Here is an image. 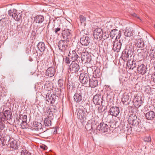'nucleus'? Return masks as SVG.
Masks as SVG:
<instances>
[{"instance_id":"nucleus-1","label":"nucleus","mask_w":155,"mask_h":155,"mask_svg":"<svg viewBox=\"0 0 155 155\" xmlns=\"http://www.w3.org/2000/svg\"><path fill=\"white\" fill-rule=\"evenodd\" d=\"M129 123L132 126L137 128V129L140 131V120L137 116L134 114H130L128 120Z\"/></svg>"},{"instance_id":"nucleus-2","label":"nucleus","mask_w":155,"mask_h":155,"mask_svg":"<svg viewBox=\"0 0 155 155\" xmlns=\"http://www.w3.org/2000/svg\"><path fill=\"white\" fill-rule=\"evenodd\" d=\"M80 49L82 51L80 52L81 54V58L82 61L85 63H89L91 60V55L86 51L84 48H81Z\"/></svg>"},{"instance_id":"nucleus-3","label":"nucleus","mask_w":155,"mask_h":155,"mask_svg":"<svg viewBox=\"0 0 155 155\" xmlns=\"http://www.w3.org/2000/svg\"><path fill=\"white\" fill-rule=\"evenodd\" d=\"M121 40H119V41L118 40H115L112 41V40H110L109 41L112 42L113 49L115 51L118 52L120 51L121 46Z\"/></svg>"},{"instance_id":"nucleus-4","label":"nucleus","mask_w":155,"mask_h":155,"mask_svg":"<svg viewBox=\"0 0 155 155\" xmlns=\"http://www.w3.org/2000/svg\"><path fill=\"white\" fill-rule=\"evenodd\" d=\"M88 74L87 73H82L80 74L79 77L80 82L84 84H87L90 81Z\"/></svg>"},{"instance_id":"nucleus-5","label":"nucleus","mask_w":155,"mask_h":155,"mask_svg":"<svg viewBox=\"0 0 155 155\" xmlns=\"http://www.w3.org/2000/svg\"><path fill=\"white\" fill-rule=\"evenodd\" d=\"M12 113L10 110H5L3 112H0V119L10 120L12 118Z\"/></svg>"},{"instance_id":"nucleus-6","label":"nucleus","mask_w":155,"mask_h":155,"mask_svg":"<svg viewBox=\"0 0 155 155\" xmlns=\"http://www.w3.org/2000/svg\"><path fill=\"white\" fill-rule=\"evenodd\" d=\"M68 42L65 40H60L58 43L59 49L61 51H65L68 48Z\"/></svg>"},{"instance_id":"nucleus-7","label":"nucleus","mask_w":155,"mask_h":155,"mask_svg":"<svg viewBox=\"0 0 155 155\" xmlns=\"http://www.w3.org/2000/svg\"><path fill=\"white\" fill-rule=\"evenodd\" d=\"M103 33V32L101 28H97L95 29L94 30L93 34L94 38L98 40H101Z\"/></svg>"},{"instance_id":"nucleus-8","label":"nucleus","mask_w":155,"mask_h":155,"mask_svg":"<svg viewBox=\"0 0 155 155\" xmlns=\"http://www.w3.org/2000/svg\"><path fill=\"white\" fill-rule=\"evenodd\" d=\"M79 69V65L74 62H72L69 66V70L72 73H76Z\"/></svg>"},{"instance_id":"nucleus-9","label":"nucleus","mask_w":155,"mask_h":155,"mask_svg":"<svg viewBox=\"0 0 155 155\" xmlns=\"http://www.w3.org/2000/svg\"><path fill=\"white\" fill-rule=\"evenodd\" d=\"M109 127L104 122L101 123L98 126L97 129L101 132H107Z\"/></svg>"},{"instance_id":"nucleus-10","label":"nucleus","mask_w":155,"mask_h":155,"mask_svg":"<svg viewBox=\"0 0 155 155\" xmlns=\"http://www.w3.org/2000/svg\"><path fill=\"white\" fill-rule=\"evenodd\" d=\"M109 112L110 114L115 117L118 115L120 112V109L118 107L116 106L111 107L110 110Z\"/></svg>"},{"instance_id":"nucleus-11","label":"nucleus","mask_w":155,"mask_h":155,"mask_svg":"<svg viewBox=\"0 0 155 155\" xmlns=\"http://www.w3.org/2000/svg\"><path fill=\"white\" fill-rule=\"evenodd\" d=\"M90 38L86 35H83L81 38L80 42L81 44L84 46L88 45L90 42Z\"/></svg>"},{"instance_id":"nucleus-12","label":"nucleus","mask_w":155,"mask_h":155,"mask_svg":"<svg viewBox=\"0 0 155 155\" xmlns=\"http://www.w3.org/2000/svg\"><path fill=\"white\" fill-rule=\"evenodd\" d=\"M135 46L138 48H142L144 47V42L143 39L137 37L135 39L134 41Z\"/></svg>"},{"instance_id":"nucleus-13","label":"nucleus","mask_w":155,"mask_h":155,"mask_svg":"<svg viewBox=\"0 0 155 155\" xmlns=\"http://www.w3.org/2000/svg\"><path fill=\"white\" fill-rule=\"evenodd\" d=\"M110 37L112 38L116 37L115 40L120 39L121 36L120 31L116 29L112 30L110 33Z\"/></svg>"},{"instance_id":"nucleus-14","label":"nucleus","mask_w":155,"mask_h":155,"mask_svg":"<svg viewBox=\"0 0 155 155\" xmlns=\"http://www.w3.org/2000/svg\"><path fill=\"white\" fill-rule=\"evenodd\" d=\"M27 116L26 115H21L19 119V122L21 121V125L23 128H24L27 125Z\"/></svg>"},{"instance_id":"nucleus-15","label":"nucleus","mask_w":155,"mask_h":155,"mask_svg":"<svg viewBox=\"0 0 155 155\" xmlns=\"http://www.w3.org/2000/svg\"><path fill=\"white\" fill-rule=\"evenodd\" d=\"M55 72V69L54 68L50 67L46 70L45 75L47 76L51 77L54 75Z\"/></svg>"},{"instance_id":"nucleus-16","label":"nucleus","mask_w":155,"mask_h":155,"mask_svg":"<svg viewBox=\"0 0 155 155\" xmlns=\"http://www.w3.org/2000/svg\"><path fill=\"white\" fill-rule=\"evenodd\" d=\"M102 98L103 97L100 94L95 95L93 99L94 103L96 105H100V103L102 102Z\"/></svg>"},{"instance_id":"nucleus-17","label":"nucleus","mask_w":155,"mask_h":155,"mask_svg":"<svg viewBox=\"0 0 155 155\" xmlns=\"http://www.w3.org/2000/svg\"><path fill=\"white\" fill-rule=\"evenodd\" d=\"M68 56L71 58L72 62H74L77 60L78 58H79V56L74 50L72 51H70L68 54Z\"/></svg>"},{"instance_id":"nucleus-18","label":"nucleus","mask_w":155,"mask_h":155,"mask_svg":"<svg viewBox=\"0 0 155 155\" xmlns=\"http://www.w3.org/2000/svg\"><path fill=\"white\" fill-rule=\"evenodd\" d=\"M147 68L143 64H140L138 65L137 71L139 73L143 75L146 73Z\"/></svg>"},{"instance_id":"nucleus-19","label":"nucleus","mask_w":155,"mask_h":155,"mask_svg":"<svg viewBox=\"0 0 155 155\" xmlns=\"http://www.w3.org/2000/svg\"><path fill=\"white\" fill-rule=\"evenodd\" d=\"M34 127L35 130L39 131V134H41L45 131H43V129L42 128V125L40 123L35 122L34 124Z\"/></svg>"},{"instance_id":"nucleus-20","label":"nucleus","mask_w":155,"mask_h":155,"mask_svg":"<svg viewBox=\"0 0 155 155\" xmlns=\"http://www.w3.org/2000/svg\"><path fill=\"white\" fill-rule=\"evenodd\" d=\"M74 100L76 102H79L82 100V96L81 92L79 91H77L75 94L74 97Z\"/></svg>"},{"instance_id":"nucleus-21","label":"nucleus","mask_w":155,"mask_h":155,"mask_svg":"<svg viewBox=\"0 0 155 155\" xmlns=\"http://www.w3.org/2000/svg\"><path fill=\"white\" fill-rule=\"evenodd\" d=\"M54 109L50 107L48 109H47L45 112L47 117L52 118L53 116V114L54 113Z\"/></svg>"},{"instance_id":"nucleus-22","label":"nucleus","mask_w":155,"mask_h":155,"mask_svg":"<svg viewBox=\"0 0 155 155\" xmlns=\"http://www.w3.org/2000/svg\"><path fill=\"white\" fill-rule=\"evenodd\" d=\"M78 117L79 119L82 120L86 116L85 112L83 110L79 109L77 113Z\"/></svg>"},{"instance_id":"nucleus-23","label":"nucleus","mask_w":155,"mask_h":155,"mask_svg":"<svg viewBox=\"0 0 155 155\" xmlns=\"http://www.w3.org/2000/svg\"><path fill=\"white\" fill-rule=\"evenodd\" d=\"M44 17L42 15H37L35 17V21L38 24H41L44 21Z\"/></svg>"},{"instance_id":"nucleus-24","label":"nucleus","mask_w":155,"mask_h":155,"mask_svg":"<svg viewBox=\"0 0 155 155\" xmlns=\"http://www.w3.org/2000/svg\"><path fill=\"white\" fill-rule=\"evenodd\" d=\"M124 35L126 36L130 37L132 36L133 31L132 28H126L124 31Z\"/></svg>"},{"instance_id":"nucleus-25","label":"nucleus","mask_w":155,"mask_h":155,"mask_svg":"<svg viewBox=\"0 0 155 155\" xmlns=\"http://www.w3.org/2000/svg\"><path fill=\"white\" fill-rule=\"evenodd\" d=\"M145 116L147 119L152 120L154 119L155 114L154 112L150 111L146 113Z\"/></svg>"},{"instance_id":"nucleus-26","label":"nucleus","mask_w":155,"mask_h":155,"mask_svg":"<svg viewBox=\"0 0 155 155\" xmlns=\"http://www.w3.org/2000/svg\"><path fill=\"white\" fill-rule=\"evenodd\" d=\"M71 31L69 29H68L66 31H65L64 32V37L65 38H66L67 40L68 41L70 40L71 37Z\"/></svg>"},{"instance_id":"nucleus-27","label":"nucleus","mask_w":155,"mask_h":155,"mask_svg":"<svg viewBox=\"0 0 155 155\" xmlns=\"http://www.w3.org/2000/svg\"><path fill=\"white\" fill-rule=\"evenodd\" d=\"M88 83L91 87L94 88L97 85L98 81L96 78H94V79H92L91 80H90V81H89Z\"/></svg>"},{"instance_id":"nucleus-28","label":"nucleus","mask_w":155,"mask_h":155,"mask_svg":"<svg viewBox=\"0 0 155 155\" xmlns=\"http://www.w3.org/2000/svg\"><path fill=\"white\" fill-rule=\"evenodd\" d=\"M37 47L38 50L41 52L44 51L45 49V44L42 42H39L37 45Z\"/></svg>"},{"instance_id":"nucleus-29","label":"nucleus","mask_w":155,"mask_h":155,"mask_svg":"<svg viewBox=\"0 0 155 155\" xmlns=\"http://www.w3.org/2000/svg\"><path fill=\"white\" fill-rule=\"evenodd\" d=\"M122 101L124 104L127 103V104H128L130 101V97L129 95L127 94H124L122 98Z\"/></svg>"},{"instance_id":"nucleus-30","label":"nucleus","mask_w":155,"mask_h":155,"mask_svg":"<svg viewBox=\"0 0 155 155\" xmlns=\"http://www.w3.org/2000/svg\"><path fill=\"white\" fill-rule=\"evenodd\" d=\"M127 65L128 68L130 69H133L136 67V63L135 61H128L127 64Z\"/></svg>"},{"instance_id":"nucleus-31","label":"nucleus","mask_w":155,"mask_h":155,"mask_svg":"<svg viewBox=\"0 0 155 155\" xmlns=\"http://www.w3.org/2000/svg\"><path fill=\"white\" fill-rule=\"evenodd\" d=\"M52 118H51L46 117L44 120V123L45 126L48 127L51 126V120H52Z\"/></svg>"},{"instance_id":"nucleus-32","label":"nucleus","mask_w":155,"mask_h":155,"mask_svg":"<svg viewBox=\"0 0 155 155\" xmlns=\"http://www.w3.org/2000/svg\"><path fill=\"white\" fill-rule=\"evenodd\" d=\"M133 102H134V105L136 107H139L141 105L142 101L141 98L139 100L138 99L135 98L133 99Z\"/></svg>"},{"instance_id":"nucleus-33","label":"nucleus","mask_w":155,"mask_h":155,"mask_svg":"<svg viewBox=\"0 0 155 155\" xmlns=\"http://www.w3.org/2000/svg\"><path fill=\"white\" fill-rule=\"evenodd\" d=\"M10 146L12 148L17 149L18 146L17 141L14 140L11 141L10 143Z\"/></svg>"},{"instance_id":"nucleus-34","label":"nucleus","mask_w":155,"mask_h":155,"mask_svg":"<svg viewBox=\"0 0 155 155\" xmlns=\"http://www.w3.org/2000/svg\"><path fill=\"white\" fill-rule=\"evenodd\" d=\"M5 121L3 119H0V129L1 130H3L5 127Z\"/></svg>"},{"instance_id":"nucleus-35","label":"nucleus","mask_w":155,"mask_h":155,"mask_svg":"<svg viewBox=\"0 0 155 155\" xmlns=\"http://www.w3.org/2000/svg\"><path fill=\"white\" fill-rule=\"evenodd\" d=\"M79 18L81 24H83L84 25H86V18L82 15H80Z\"/></svg>"},{"instance_id":"nucleus-36","label":"nucleus","mask_w":155,"mask_h":155,"mask_svg":"<svg viewBox=\"0 0 155 155\" xmlns=\"http://www.w3.org/2000/svg\"><path fill=\"white\" fill-rule=\"evenodd\" d=\"M21 155H31L29 152L25 149L22 150L21 152Z\"/></svg>"},{"instance_id":"nucleus-37","label":"nucleus","mask_w":155,"mask_h":155,"mask_svg":"<svg viewBox=\"0 0 155 155\" xmlns=\"http://www.w3.org/2000/svg\"><path fill=\"white\" fill-rule=\"evenodd\" d=\"M22 17V15L20 13L18 14L16 18H15V20L16 21H20L21 20Z\"/></svg>"},{"instance_id":"nucleus-38","label":"nucleus","mask_w":155,"mask_h":155,"mask_svg":"<svg viewBox=\"0 0 155 155\" xmlns=\"http://www.w3.org/2000/svg\"><path fill=\"white\" fill-rule=\"evenodd\" d=\"M155 51L154 49H153L151 51V52H150V57L152 58V59H153H153L155 58V56H154V54L155 53Z\"/></svg>"},{"instance_id":"nucleus-39","label":"nucleus","mask_w":155,"mask_h":155,"mask_svg":"<svg viewBox=\"0 0 155 155\" xmlns=\"http://www.w3.org/2000/svg\"><path fill=\"white\" fill-rule=\"evenodd\" d=\"M109 35L107 34H106V33H103L102 34V35L101 36V39H103L104 40H105L106 38H107L108 37Z\"/></svg>"},{"instance_id":"nucleus-40","label":"nucleus","mask_w":155,"mask_h":155,"mask_svg":"<svg viewBox=\"0 0 155 155\" xmlns=\"http://www.w3.org/2000/svg\"><path fill=\"white\" fill-rule=\"evenodd\" d=\"M98 111L99 113L103 112L104 111V109L103 108V106H100L98 108Z\"/></svg>"},{"instance_id":"nucleus-41","label":"nucleus","mask_w":155,"mask_h":155,"mask_svg":"<svg viewBox=\"0 0 155 155\" xmlns=\"http://www.w3.org/2000/svg\"><path fill=\"white\" fill-rule=\"evenodd\" d=\"M58 83L59 86L60 87H61L62 86H63L64 81L62 80L61 79H59L58 81Z\"/></svg>"},{"instance_id":"nucleus-42","label":"nucleus","mask_w":155,"mask_h":155,"mask_svg":"<svg viewBox=\"0 0 155 155\" xmlns=\"http://www.w3.org/2000/svg\"><path fill=\"white\" fill-rule=\"evenodd\" d=\"M127 130L128 134H130L132 131V128L130 126L127 127Z\"/></svg>"},{"instance_id":"nucleus-43","label":"nucleus","mask_w":155,"mask_h":155,"mask_svg":"<svg viewBox=\"0 0 155 155\" xmlns=\"http://www.w3.org/2000/svg\"><path fill=\"white\" fill-rule=\"evenodd\" d=\"M71 62V60L70 59V58H69L67 57H66L65 58V59L64 60V62L65 63L68 64H69Z\"/></svg>"},{"instance_id":"nucleus-44","label":"nucleus","mask_w":155,"mask_h":155,"mask_svg":"<svg viewBox=\"0 0 155 155\" xmlns=\"http://www.w3.org/2000/svg\"><path fill=\"white\" fill-rule=\"evenodd\" d=\"M81 34L83 35V34H85L86 35H87L89 33L85 29L82 30L80 32Z\"/></svg>"},{"instance_id":"nucleus-45","label":"nucleus","mask_w":155,"mask_h":155,"mask_svg":"<svg viewBox=\"0 0 155 155\" xmlns=\"http://www.w3.org/2000/svg\"><path fill=\"white\" fill-rule=\"evenodd\" d=\"M144 140L145 141L147 142H150L151 140V138L149 136H148L147 137H146L145 138H144Z\"/></svg>"},{"instance_id":"nucleus-46","label":"nucleus","mask_w":155,"mask_h":155,"mask_svg":"<svg viewBox=\"0 0 155 155\" xmlns=\"http://www.w3.org/2000/svg\"><path fill=\"white\" fill-rule=\"evenodd\" d=\"M116 125L114 124H112L110 126V130H113L114 129L116 128Z\"/></svg>"},{"instance_id":"nucleus-47","label":"nucleus","mask_w":155,"mask_h":155,"mask_svg":"<svg viewBox=\"0 0 155 155\" xmlns=\"http://www.w3.org/2000/svg\"><path fill=\"white\" fill-rule=\"evenodd\" d=\"M16 10H15V12L12 13V15L11 16L14 18V19L15 20V18H16L17 16V14L16 13Z\"/></svg>"},{"instance_id":"nucleus-48","label":"nucleus","mask_w":155,"mask_h":155,"mask_svg":"<svg viewBox=\"0 0 155 155\" xmlns=\"http://www.w3.org/2000/svg\"><path fill=\"white\" fill-rule=\"evenodd\" d=\"M15 12V10H14L13 9L12 10L10 9L8 11V14L10 16H11L12 13Z\"/></svg>"},{"instance_id":"nucleus-49","label":"nucleus","mask_w":155,"mask_h":155,"mask_svg":"<svg viewBox=\"0 0 155 155\" xmlns=\"http://www.w3.org/2000/svg\"><path fill=\"white\" fill-rule=\"evenodd\" d=\"M155 76V74H153L151 76V79L153 81L154 83L155 82V79L154 78V76Z\"/></svg>"},{"instance_id":"nucleus-50","label":"nucleus","mask_w":155,"mask_h":155,"mask_svg":"<svg viewBox=\"0 0 155 155\" xmlns=\"http://www.w3.org/2000/svg\"><path fill=\"white\" fill-rule=\"evenodd\" d=\"M60 29H61L60 28H56L55 29V30L54 31V32L55 33L57 34L58 32L60 31Z\"/></svg>"},{"instance_id":"nucleus-51","label":"nucleus","mask_w":155,"mask_h":155,"mask_svg":"<svg viewBox=\"0 0 155 155\" xmlns=\"http://www.w3.org/2000/svg\"><path fill=\"white\" fill-rule=\"evenodd\" d=\"M131 53H132V52H131V51H130V50H129L128 51V52L127 54H129V56H130V57H131L132 56Z\"/></svg>"},{"instance_id":"nucleus-52","label":"nucleus","mask_w":155,"mask_h":155,"mask_svg":"<svg viewBox=\"0 0 155 155\" xmlns=\"http://www.w3.org/2000/svg\"><path fill=\"white\" fill-rule=\"evenodd\" d=\"M123 57H125L126 58H129V54H123Z\"/></svg>"},{"instance_id":"nucleus-53","label":"nucleus","mask_w":155,"mask_h":155,"mask_svg":"<svg viewBox=\"0 0 155 155\" xmlns=\"http://www.w3.org/2000/svg\"><path fill=\"white\" fill-rule=\"evenodd\" d=\"M133 16H134V17H137V14L135 13L133 14Z\"/></svg>"},{"instance_id":"nucleus-54","label":"nucleus","mask_w":155,"mask_h":155,"mask_svg":"<svg viewBox=\"0 0 155 155\" xmlns=\"http://www.w3.org/2000/svg\"><path fill=\"white\" fill-rule=\"evenodd\" d=\"M2 132L1 131H0V138L2 137Z\"/></svg>"},{"instance_id":"nucleus-55","label":"nucleus","mask_w":155,"mask_h":155,"mask_svg":"<svg viewBox=\"0 0 155 155\" xmlns=\"http://www.w3.org/2000/svg\"><path fill=\"white\" fill-rule=\"evenodd\" d=\"M137 17V18H138V19H139L140 20V18L139 17Z\"/></svg>"},{"instance_id":"nucleus-56","label":"nucleus","mask_w":155,"mask_h":155,"mask_svg":"<svg viewBox=\"0 0 155 155\" xmlns=\"http://www.w3.org/2000/svg\"><path fill=\"white\" fill-rule=\"evenodd\" d=\"M47 85L46 84H45V87L46 86H47Z\"/></svg>"},{"instance_id":"nucleus-57","label":"nucleus","mask_w":155,"mask_h":155,"mask_svg":"<svg viewBox=\"0 0 155 155\" xmlns=\"http://www.w3.org/2000/svg\"><path fill=\"white\" fill-rule=\"evenodd\" d=\"M41 148H42V146H41Z\"/></svg>"}]
</instances>
